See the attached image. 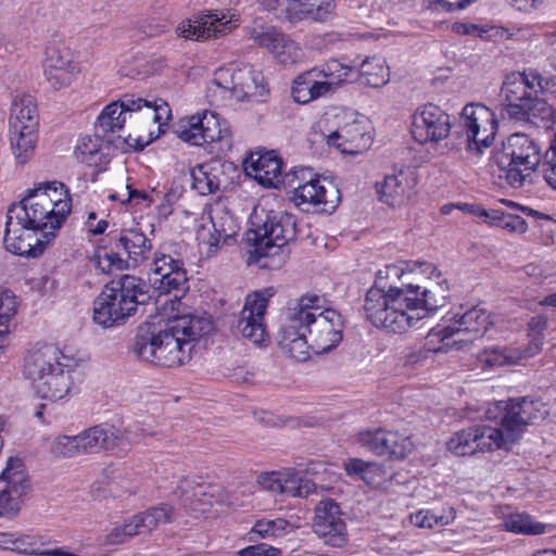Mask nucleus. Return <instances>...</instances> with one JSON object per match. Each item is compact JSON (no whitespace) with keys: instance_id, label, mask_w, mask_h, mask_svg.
Masks as SVG:
<instances>
[{"instance_id":"obj_1","label":"nucleus","mask_w":556,"mask_h":556,"mask_svg":"<svg viewBox=\"0 0 556 556\" xmlns=\"http://www.w3.org/2000/svg\"><path fill=\"white\" fill-rule=\"evenodd\" d=\"M445 281L434 287L402 282L387 289L370 288L364 299L366 319L377 328L404 333L445 305Z\"/></svg>"},{"instance_id":"obj_2","label":"nucleus","mask_w":556,"mask_h":556,"mask_svg":"<svg viewBox=\"0 0 556 556\" xmlns=\"http://www.w3.org/2000/svg\"><path fill=\"white\" fill-rule=\"evenodd\" d=\"M485 418L498 427L476 425L456 432L447 441V450L457 456L473 455L492 448L509 450L529 424L547 415L545 405L527 396L491 403Z\"/></svg>"},{"instance_id":"obj_3","label":"nucleus","mask_w":556,"mask_h":556,"mask_svg":"<svg viewBox=\"0 0 556 556\" xmlns=\"http://www.w3.org/2000/svg\"><path fill=\"white\" fill-rule=\"evenodd\" d=\"M212 330L207 317L184 315L175 317L164 329L144 324L131 343L134 355L147 363L163 367H178L190 362L199 340Z\"/></svg>"},{"instance_id":"obj_4","label":"nucleus","mask_w":556,"mask_h":556,"mask_svg":"<svg viewBox=\"0 0 556 556\" xmlns=\"http://www.w3.org/2000/svg\"><path fill=\"white\" fill-rule=\"evenodd\" d=\"M9 207V212L18 217L35 231L50 241L56 235L72 210V199L64 184L42 182Z\"/></svg>"},{"instance_id":"obj_5","label":"nucleus","mask_w":556,"mask_h":556,"mask_svg":"<svg viewBox=\"0 0 556 556\" xmlns=\"http://www.w3.org/2000/svg\"><path fill=\"white\" fill-rule=\"evenodd\" d=\"M76 368L73 357L52 344H43L27 352L23 375L42 399L58 401L66 396L73 386Z\"/></svg>"},{"instance_id":"obj_6","label":"nucleus","mask_w":556,"mask_h":556,"mask_svg":"<svg viewBox=\"0 0 556 556\" xmlns=\"http://www.w3.org/2000/svg\"><path fill=\"white\" fill-rule=\"evenodd\" d=\"M543 77L536 71L511 73L505 77L501 97L507 115L516 121L538 118L554 122L555 110L542 97Z\"/></svg>"},{"instance_id":"obj_7","label":"nucleus","mask_w":556,"mask_h":556,"mask_svg":"<svg viewBox=\"0 0 556 556\" xmlns=\"http://www.w3.org/2000/svg\"><path fill=\"white\" fill-rule=\"evenodd\" d=\"M147 282L134 275H122L105 285L93 302V320L110 328L132 316L148 298Z\"/></svg>"},{"instance_id":"obj_8","label":"nucleus","mask_w":556,"mask_h":556,"mask_svg":"<svg viewBox=\"0 0 556 556\" xmlns=\"http://www.w3.org/2000/svg\"><path fill=\"white\" fill-rule=\"evenodd\" d=\"M254 229L249 231L248 241L253 243L255 262L262 268L279 267L285 261L282 248L295 239L296 223L286 212H264L256 215Z\"/></svg>"},{"instance_id":"obj_9","label":"nucleus","mask_w":556,"mask_h":556,"mask_svg":"<svg viewBox=\"0 0 556 556\" xmlns=\"http://www.w3.org/2000/svg\"><path fill=\"white\" fill-rule=\"evenodd\" d=\"M294 311L301 316L304 332L315 354H324L337 348L342 341L343 318L332 308L323 309L318 295H303L290 300Z\"/></svg>"},{"instance_id":"obj_10","label":"nucleus","mask_w":556,"mask_h":556,"mask_svg":"<svg viewBox=\"0 0 556 556\" xmlns=\"http://www.w3.org/2000/svg\"><path fill=\"white\" fill-rule=\"evenodd\" d=\"M543 162L540 143L530 136L516 132L507 138L496 163L503 170L506 182L521 188L533 182V175Z\"/></svg>"},{"instance_id":"obj_11","label":"nucleus","mask_w":556,"mask_h":556,"mask_svg":"<svg viewBox=\"0 0 556 556\" xmlns=\"http://www.w3.org/2000/svg\"><path fill=\"white\" fill-rule=\"evenodd\" d=\"M286 186L291 189L290 201L303 212L331 213L340 201L339 190L306 167L287 173Z\"/></svg>"},{"instance_id":"obj_12","label":"nucleus","mask_w":556,"mask_h":556,"mask_svg":"<svg viewBox=\"0 0 556 556\" xmlns=\"http://www.w3.org/2000/svg\"><path fill=\"white\" fill-rule=\"evenodd\" d=\"M355 68L338 60L326 62L320 70L313 68L299 75L293 83L292 96L298 103H308L331 94L343 83L354 80Z\"/></svg>"},{"instance_id":"obj_13","label":"nucleus","mask_w":556,"mask_h":556,"mask_svg":"<svg viewBox=\"0 0 556 556\" xmlns=\"http://www.w3.org/2000/svg\"><path fill=\"white\" fill-rule=\"evenodd\" d=\"M174 131L179 139L192 146L217 144L216 153H225L232 146L228 123L207 110L182 118Z\"/></svg>"},{"instance_id":"obj_14","label":"nucleus","mask_w":556,"mask_h":556,"mask_svg":"<svg viewBox=\"0 0 556 556\" xmlns=\"http://www.w3.org/2000/svg\"><path fill=\"white\" fill-rule=\"evenodd\" d=\"M491 325L490 313L481 306H473L462 314L456 313L448 325L432 328L428 340H438L442 343L433 348L434 352L447 351L458 342H470L481 338Z\"/></svg>"},{"instance_id":"obj_15","label":"nucleus","mask_w":556,"mask_h":556,"mask_svg":"<svg viewBox=\"0 0 556 556\" xmlns=\"http://www.w3.org/2000/svg\"><path fill=\"white\" fill-rule=\"evenodd\" d=\"M181 249L179 243L164 242L154 252L151 264L154 288L160 293L174 292L175 299H179L189 289Z\"/></svg>"},{"instance_id":"obj_16","label":"nucleus","mask_w":556,"mask_h":556,"mask_svg":"<svg viewBox=\"0 0 556 556\" xmlns=\"http://www.w3.org/2000/svg\"><path fill=\"white\" fill-rule=\"evenodd\" d=\"M459 124L469 153L480 156L484 149L493 144L498 122L495 113L484 104H466L460 112Z\"/></svg>"},{"instance_id":"obj_17","label":"nucleus","mask_w":556,"mask_h":556,"mask_svg":"<svg viewBox=\"0 0 556 556\" xmlns=\"http://www.w3.org/2000/svg\"><path fill=\"white\" fill-rule=\"evenodd\" d=\"M161 108L155 103L142 98H135L132 94H125L118 101L104 106L97 117L94 127L97 132L105 136L109 132H116L123 129L127 115L143 111L146 118L159 123Z\"/></svg>"},{"instance_id":"obj_18","label":"nucleus","mask_w":556,"mask_h":556,"mask_svg":"<svg viewBox=\"0 0 556 556\" xmlns=\"http://www.w3.org/2000/svg\"><path fill=\"white\" fill-rule=\"evenodd\" d=\"M214 81L240 101L261 100L266 93L264 75L249 64H229L215 73Z\"/></svg>"},{"instance_id":"obj_19","label":"nucleus","mask_w":556,"mask_h":556,"mask_svg":"<svg viewBox=\"0 0 556 556\" xmlns=\"http://www.w3.org/2000/svg\"><path fill=\"white\" fill-rule=\"evenodd\" d=\"M354 440L370 454L388 460H402L413 448L408 437L384 427L363 428L355 433Z\"/></svg>"},{"instance_id":"obj_20","label":"nucleus","mask_w":556,"mask_h":556,"mask_svg":"<svg viewBox=\"0 0 556 556\" xmlns=\"http://www.w3.org/2000/svg\"><path fill=\"white\" fill-rule=\"evenodd\" d=\"M239 24V15L229 10L201 13L180 22L176 27V34L189 40H206L225 36Z\"/></svg>"},{"instance_id":"obj_21","label":"nucleus","mask_w":556,"mask_h":556,"mask_svg":"<svg viewBox=\"0 0 556 556\" xmlns=\"http://www.w3.org/2000/svg\"><path fill=\"white\" fill-rule=\"evenodd\" d=\"M173 515V507L160 504L126 519L122 525H114L104 535L103 543L117 545L125 543L135 535L152 532L161 525L167 523Z\"/></svg>"},{"instance_id":"obj_22","label":"nucleus","mask_w":556,"mask_h":556,"mask_svg":"<svg viewBox=\"0 0 556 556\" xmlns=\"http://www.w3.org/2000/svg\"><path fill=\"white\" fill-rule=\"evenodd\" d=\"M274 294L275 290L273 288L248 294L240 312L237 331L255 345H263L268 341L264 319L268 301Z\"/></svg>"},{"instance_id":"obj_23","label":"nucleus","mask_w":556,"mask_h":556,"mask_svg":"<svg viewBox=\"0 0 556 556\" xmlns=\"http://www.w3.org/2000/svg\"><path fill=\"white\" fill-rule=\"evenodd\" d=\"M45 55L42 66L47 83L54 90L71 86L80 71L74 51L65 42L52 40L46 47Z\"/></svg>"},{"instance_id":"obj_24","label":"nucleus","mask_w":556,"mask_h":556,"mask_svg":"<svg viewBox=\"0 0 556 556\" xmlns=\"http://www.w3.org/2000/svg\"><path fill=\"white\" fill-rule=\"evenodd\" d=\"M84 453H97L102 450L127 453L138 443V434L130 429L122 432L114 426L101 424L79 433Z\"/></svg>"},{"instance_id":"obj_25","label":"nucleus","mask_w":556,"mask_h":556,"mask_svg":"<svg viewBox=\"0 0 556 556\" xmlns=\"http://www.w3.org/2000/svg\"><path fill=\"white\" fill-rule=\"evenodd\" d=\"M313 530L326 545L332 547H342L349 541L343 514L333 500L320 501L316 506Z\"/></svg>"},{"instance_id":"obj_26","label":"nucleus","mask_w":556,"mask_h":556,"mask_svg":"<svg viewBox=\"0 0 556 556\" xmlns=\"http://www.w3.org/2000/svg\"><path fill=\"white\" fill-rule=\"evenodd\" d=\"M278 344L281 350L296 361L304 362L311 355L308 334L304 332L301 316L294 311L290 301L281 314Z\"/></svg>"},{"instance_id":"obj_27","label":"nucleus","mask_w":556,"mask_h":556,"mask_svg":"<svg viewBox=\"0 0 556 556\" xmlns=\"http://www.w3.org/2000/svg\"><path fill=\"white\" fill-rule=\"evenodd\" d=\"M450 115L435 104H426L415 112L412 135L419 143L439 142L451 131Z\"/></svg>"},{"instance_id":"obj_28","label":"nucleus","mask_w":556,"mask_h":556,"mask_svg":"<svg viewBox=\"0 0 556 556\" xmlns=\"http://www.w3.org/2000/svg\"><path fill=\"white\" fill-rule=\"evenodd\" d=\"M49 242L43 237L39 238L37 231L8 211L3 238L8 252L20 256L36 257L42 254Z\"/></svg>"},{"instance_id":"obj_29","label":"nucleus","mask_w":556,"mask_h":556,"mask_svg":"<svg viewBox=\"0 0 556 556\" xmlns=\"http://www.w3.org/2000/svg\"><path fill=\"white\" fill-rule=\"evenodd\" d=\"M257 483L263 490L288 497H307L317 488L305 473L294 469L263 472Z\"/></svg>"},{"instance_id":"obj_30","label":"nucleus","mask_w":556,"mask_h":556,"mask_svg":"<svg viewBox=\"0 0 556 556\" xmlns=\"http://www.w3.org/2000/svg\"><path fill=\"white\" fill-rule=\"evenodd\" d=\"M238 232V226L232 215L226 211H217L210 218L208 225H202L197 232V239L202 253L206 257L214 256L224 245L232 241Z\"/></svg>"},{"instance_id":"obj_31","label":"nucleus","mask_w":556,"mask_h":556,"mask_svg":"<svg viewBox=\"0 0 556 556\" xmlns=\"http://www.w3.org/2000/svg\"><path fill=\"white\" fill-rule=\"evenodd\" d=\"M326 140L343 154H359L370 148L372 137L366 121L353 118L326 135Z\"/></svg>"},{"instance_id":"obj_32","label":"nucleus","mask_w":556,"mask_h":556,"mask_svg":"<svg viewBox=\"0 0 556 556\" xmlns=\"http://www.w3.org/2000/svg\"><path fill=\"white\" fill-rule=\"evenodd\" d=\"M282 160L275 151L253 152L244 161V170L260 185L278 188L287 182V174L282 176Z\"/></svg>"},{"instance_id":"obj_33","label":"nucleus","mask_w":556,"mask_h":556,"mask_svg":"<svg viewBox=\"0 0 556 556\" xmlns=\"http://www.w3.org/2000/svg\"><path fill=\"white\" fill-rule=\"evenodd\" d=\"M236 170L232 163L211 160L191 169L192 188L201 195L215 193L229 185L226 170Z\"/></svg>"},{"instance_id":"obj_34","label":"nucleus","mask_w":556,"mask_h":556,"mask_svg":"<svg viewBox=\"0 0 556 556\" xmlns=\"http://www.w3.org/2000/svg\"><path fill=\"white\" fill-rule=\"evenodd\" d=\"M115 249L122 251L126 255L129 266L135 268L148 260L152 242L138 228L124 229L119 233Z\"/></svg>"},{"instance_id":"obj_35","label":"nucleus","mask_w":556,"mask_h":556,"mask_svg":"<svg viewBox=\"0 0 556 556\" xmlns=\"http://www.w3.org/2000/svg\"><path fill=\"white\" fill-rule=\"evenodd\" d=\"M38 129L37 106L29 94L16 96L11 105L10 131Z\"/></svg>"},{"instance_id":"obj_36","label":"nucleus","mask_w":556,"mask_h":556,"mask_svg":"<svg viewBox=\"0 0 556 556\" xmlns=\"http://www.w3.org/2000/svg\"><path fill=\"white\" fill-rule=\"evenodd\" d=\"M410 188L408 175L403 170L386 175L382 181L376 184L380 201L390 206L403 204Z\"/></svg>"},{"instance_id":"obj_37","label":"nucleus","mask_w":556,"mask_h":556,"mask_svg":"<svg viewBox=\"0 0 556 556\" xmlns=\"http://www.w3.org/2000/svg\"><path fill=\"white\" fill-rule=\"evenodd\" d=\"M287 11L296 20L326 21L334 11V0H286Z\"/></svg>"},{"instance_id":"obj_38","label":"nucleus","mask_w":556,"mask_h":556,"mask_svg":"<svg viewBox=\"0 0 556 556\" xmlns=\"http://www.w3.org/2000/svg\"><path fill=\"white\" fill-rule=\"evenodd\" d=\"M504 528L515 534L542 535L554 533L556 527L539 521L526 511L511 513L504 519Z\"/></svg>"},{"instance_id":"obj_39","label":"nucleus","mask_w":556,"mask_h":556,"mask_svg":"<svg viewBox=\"0 0 556 556\" xmlns=\"http://www.w3.org/2000/svg\"><path fill=\"white\" fill-rule=\"evenodd\" d=\"M354 76H357L364 85L379 88L388 84L390 72L382 58L372 56L361 63L359 68L355 70Z\"/></svg>"},{"instance_id":"obj_40","label":"nucleus","mask_w":556,"mask_h":556,"mask_svg":"<svg viewBox=\"0 0 556 556\" xmlns=\"http://www.w3.org/2000/svg\"><path fill=\"white\" fill-rule=\"evenodd\" d=\"M455 517L454 507L444 504L441 507L418 510L410 516V521L416 527L432 529L452 523Z\"/></svg>"},{"instance_id":"obj_41","label":"nucleus","mask_w":556,"mask_h":556,"mask_svg":"<svg viewBox=\"0 0 556 556\" xmlns=\"http://www.w3.org/2000/svg\"><path fill=\"white\" fill-rule=\"evenodd\" d=\"M74 154L78 162L87 166H101L108 162L99 136L81 137L75 147Z\"/></svg>"},{"instance_id":"obj_42","label":"nucleus","mask_w":556,"mask_h":556,"mask_svg":"<svg viewBox=\"0 0 556 556\" xmlns=\"http://www.w3.org/2000/svg\"><path fill=\"white\" fill-rule=\"evenodd\" d=\"M344 470L349 476L358 477L367 484H375L382 477L383 466L377 462L350 458L344 463Z\"/></svg>"},{"instance_id":"obj_43","label":"nucleus","mask_w":556,"mask_h":556,"mask_svg":"<svg viewBox=\"0 0 556 556\" xmlns=\"http://www.w3.org/2000/svg\"><path fill=\"white\" fill-rule=\"evenodd\" d=\"M37 139V130L10 131L11 148L20 164H25L31 157Z\"/></svg>"},{"instance_id":"obj_44","label":"nucleus","mask_w":556,"mask_h":556,"mask_svg":"<svg viewBox=\"0 0 556 556\" xmlns=\"http://www.w3.org/2000/svg\"><path fill=\"white\" fill-rule=\"evenodd\" d=\"M479 358L482 364L489 367H498L518 363L523 358V355L518 349L492 346L485 349Z\"/></svg>"},{"instance_id":"obj_45","label":"nucleus","mask_w":556,"mask_h":556,"mask_svg":"<svg viewBox=\"0 0 556 556\" xmlns=\"http://www.w3.org/2000/svg\"><path fill=\"white\" fill-rule=\"evenodd\" d=\"M18 300L10 290L0 289V351L10 331V321L17 313Z\"/></svg>"},{"instance_id":"obj_46","label":"nucleus","mask_w":556,"mask_h":556,"mask_svg":"<svg viewBox=\"0 0 556 556\" xmlns=\"http://www.w3.org/2000/svg\"><path fill=\"white\" fill-rule=\"evenodd\" d=\"M471 212L477 216L490 218L492 223L497 224L502 228L509 231L523 233L528 229L527 222L518 215L505 214L498 211L488 212L486 210L480 207H476L471 210Z\"/></svg>"},{"instance_id":"obj_47","label":"nucleus","mask_w":556,"mask_h":556,"mask_svg":"<svg viewBox=\"0 0 556 556\" xmlns=\"http://www.w3.org/2000/svg\"><path fill=\"white\" fill-rule=\"evenodd\" d=\"M406 270H413L410 263L399 262L387 264L376 273L375 283L371 288L389 290L390 287L397 286L396 282L401 281Z\"/></svg>"},{"instance_id":"obj_48","label":"nucleus","mask_w":556,"mask_h":556,"mask_svg":"<svg viewBox=\"0 0 556 556\" xmlns=\"http://www.w3.org/2000/svg\"><path fill=\"white\" fill-rule=\"evenodd\" d=\"M51 452L62 457H74L84 454L80 435H59L51 444Z\"/></svg>"},{"instance_id":"obj_49","label":"nucleus","mask_w":556,"mask_h":556,"mask_svg":"<svg viewBox=\"0 0 556 556\" xmlns=\"http://www.w3.org/2000/svg\"><path fill=\"white\" fill-rule=\"evenodd\" d=\"M274 58L281 64H294L302 59V50L299 45L283 36V40L275 48L271 53Z\"/></svg>"},{"instance_id":"obj_50","label":"nucleus","mask_w":556,"mask_h":556,"mask_svg":"<svg viewBox=\"0 0 556 556\" xmlns=\"http://www.w3.org/2000/svg\"><path fill=\"white\" fill-rule=\"evenodd\" d=\"M283 34L278 31L274 27L265 29H253L251 38L261 48L268 50L270 53L279 46V42L283 40Z\"/></svg>"},{"instance_id":"obj_51","label":"nucleus","mask_w":556,"mask_h":556,"mask_svg":"<svg viewBox=\"0 0 556 556\" xmlns=\"http://www.w3.org/2000/svg\"><path fill=\"white\" fill-rule=\"evenodd\" d=\"M539 169L542 173L544 180L553 189H556V138L545 151L543 162Z\"/></svg>"},{"instance_id":"obj_52","label":"nucleus","mask_w":556,"mask_h":556,"mask_svg":"<svg viewBox=\"0 0 556 556\" xmlns=\"http://www.w3.org/2000/svg\"><path fill=\"white\" fill-rule=\"evenodd\" d=\"M287 525L288 522L280 518L275 520H260L252 528V532L261 538L276 536L286 529Z\"/></svg>"},{"instance_id":"obj_53","label":"nucleus","mask_w":556,"mask_h":556,"mask_svg":"<svg viewBox=\"0 0 556 556\" xmlns=\"http://www.w3.org/2000/svg\"><path fill=\"white\" fill-rule=\"evenodd\" d=\"M99 267L102 271H111L112 269H124L130 267L127 258L121 256V251L105 253L99 258Z\"/></svg>"},{"instance_id":"obj_54","label":"nucleus","mask_w":556,"mask_h":556,"mask_svg":"<svg viewBox=\"0 0 556 556\" xmlns=\"http://www.w3.org/2000/svg\"><path fill=\"white\" fill-rule=\"evenodd\" d=\"M409 263H410V268H413L412 271L419 269L421 274L429 275L430 280H432V278L437 279L435 282L430 281L428 287H434L438 282H442V281H445V283H447L446 279H441V273L438 271L437 267L432 263L418 262V261L409 262ZM446 287L448 288V285H446Z\"/></svg>"},{"instance_id":"obj_55","label":"nucleus","mask_w":556,"mask_h":556,"mask_svg":"<svg viewBox=\"0 0 556 556\" xmlns=\"http://www.w3.org/2000/svg\"><path fill=\"white\" fill-rule=\"evenodd\" d=\"M182 491H184V495H182V502L185 505H187L188 503L190 504H193L194 502V498L197 502H203V504H207V505H211V501L210 500H206V492H205V488L203 485H198L192 494L190 495L189 492H188V488H190V482L189 481H184L181 482V485L179 486Z\"/></svg>"},{"instance_id":"obj_56","label":"nucleus","mask_w":556,"mask_h":556,"mask_svg":"<svg viewBox=\"0 0 556 556\" xmlns=\"http://www.w3.org/2000/svg\"><path fill=\"white\" fill-rule=\"evenodd\" d=\"M280 549L267 544L250 545L239 552L240 556H280Z\"/></svg>"},{"instance_id":"obj_57","label":"nucleus","mask_w":556,"mask_h":556,"mask_svg":"<svg viewBox=\"0 0 556 556\" xmlns=\"http://www.w3.org/2000/svg\"><path fill=\"white\" fill-rule=\"evenodd\" d=\"M85 226L91 235L98 236L105 232L109 227V223L105 219L97 220V213L90 212L88 214V218L85 223Z\"/></svg>"},{"instance_id":"obj_58","label":"nucleus","mask_w":556,"mask_h":556,"mask_svg":"<svg viewBox=\"0 0 556 556\" xmlns=\"http://www.w3.org/2000/svg\"><path fill=\"white\" fill-rule=\"evenodd\" d=\"M529 337V345L525 352H521L525 357H531L538 354L544 342V334H531Z\"/></svg>"},{"instance_id":"obj_59","label":"nucleus","mask_w":556,"mask_h":556,"mask_svg":"<svg viewBox=\"0 0 556 556\" xmlns=\"http://www.w3.org/2000/svg\"><path fill=\"white\" fill-rule=\"evenodd\" d=\"M547 327V319L543 316L532 317L528 326V336L531 334H544Z\"/></svg>"},{"instance_id":"obj_60","label":"nucleus","mask_w":556,"mask_h":556,"mask_svg":"<svg viewBox=\"0 0 556 556\" xmlns=\"http://www.w3.org/2000/svg\"><path fill=\"white\" fill-rule=\"evenodd\" d=\"M473 0H437V5L445 11L466 9Z\"/></svg>"},{"instance_id":"obj_61","label":"nucleus","mask_w":556,"mask_h":556,"mask_svg":"<svg viewBox=\"0 0 556 556\" xmlns=\"http://www.w3.org/2000/svg\"><path fill=\"white\" fill-rule=\"evenodd\" d=\"M128 190V201L129 202H142V201H149L152 202L153 200L150 199L149 194L146 191L132 189L130 186L126 187Z\"/></svg>"},{"instance_id":"obj_62","label":"nucleus","mask_w":556,"mask_h":556,"mask_svg":"<svg viewBox=\"0 0 556 556\" xmlns=\"http://www.w3.org/2000/svg\"><path fill=\"white\" fill-rule=\"evenodd\" d=\"M453 29L459 35H472L479 30V25L471 23H456L453 26Z\"/></svg>"},{"instance_id":"obj_63","label":"nucleus","mask_w":556,"mask_h":556,"mask_svg":"<svg viewBox=\"0 0 556 556\" xmlns=\"http://www.w3.org/2000/svg\"><path fill=\"white\" fill-rule=\"evenodd\" d=\"M540 305L542 306H552L556 308V292L547 294L540 301Z\"/></svg>"},{"instance_id":"obj_64","label":"nucleus","mask_w":556,"mask_h":556,"mask_svg":"<svg viewBox=\"0 0 556 556\" xmlns=\"http://www.w3.org/2000/svg\"><path fill=\"white\" fill-rule=\"evenodd\" d=\"M523 4L518 5V10L520 11H530L532 9H535L539 3H541V0H523Z\"/></svg>"}]
</instances>
